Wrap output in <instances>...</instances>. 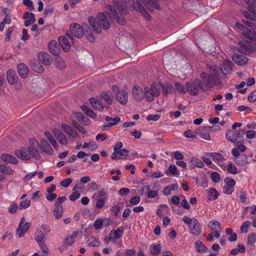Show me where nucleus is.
Listing matches in <instances>:
<instances>
[{"label": "nucleus", "instance_id": "obj_35", "mask_svg": "<svg viewBox=\"0 0 256 256\" xmlns=\"http://www.w3.org/2000/svg\"><path fill=\"white\" fill-rule=\"evenodd\" d=\"M86 242L90 246L96 247L99 246L100 245L99 239L94 236H91L88 238Z\"/></svg>", "mask_w": 256, "mask_h": 256}, {"label": "nucleus", "instance_id": "obj_24", "mask_svg": "<svg viewBox=\"0 0 256 256\" xmlns=\"http://www.w3.org/2000/svg\"><path fill=\"white\" fill-rule=\"evenodd\" d=\"M62 130L73 138H78V133L73 128L66 124L62 125Z\"/></svg>", "mask_w": 256, "mask_h": 256}, {"label": "nucleus", "instance_id": "obj_48", "mask_svg": "<svg viewBox=\"0 0 256 256\" xmlns=\"http://www.w3.org/2000/svg\"><path fill=\"white\" fill-rule=\"evenodd\" d=\"M107 220L106 218L102 219H98L95 221L94 223V227L96 230H101L102 228L103 224Z\"/></svg>", "mask_w": 256, "mask_h": 256}, {"label": "nucleus", "instance_id": "obj_55", "mask_svg": "<svg viewBox=\"0 0 256 256\" xmlns=\"http://www.w3.org/2000/svg\"><path fill=\"white\" fill-rule=\"evenodd\" d=\"M250 221H246L242 223L240 230L242 232H247L248 231V228L250 226Z\"/></svg>", "mask_w": 256, "mask_h": 256}, {"label": "nucleus", "instance_id": "obj_30", "mask_svg": "<svg viewBox=\"0 0 256 256\" xmlns=\"http://www.w3.org/2000/svg\"><path fill=\"white\" fill-rule=\"evenodd\" d=\"M178 188L179 186L178 184H170L164 188L163 193L165 196H168L172 192L178 190Z\"/></svg>", "mask_w": 256, "mask_h": 256}, {"label": "nucleus", "instance_id": "obj_33", "mask_svg": "<svg viewBox=\"0 0 256 256\" xmlns=\"http://www.w3.org/2000/svg\"><path fill=\"white\" fill-rule=\"evenodd\" d=\"M176 90L178 92L186 94L188 92V82L186 86L180 82L175 83Z\"/></svg>", "mask_w": 256, "mask_h": 256}, {"label": "nucleus", "instance_id": "obj_51", "mask_svg": "<svg viewBox=\"0 0 256 256\" xmlns=\"http://www.w3.org/2000/svg\"><path fill=\"white\" fill-rule=\"evenodd\" d=\"M168 171L172 175L175 176H178L180 174V172H178L177 168L174 164H170L168 167Z\"/></svg>", "mask_w": 256, "mask_h": 256}, {"label": "nucleus", "instance_id": "obj_40", "mask_svg": "<svg viewBox=\"0 0 256 256\" xmlns=\"http://www.w3.org/2000/svg\"><path fill=\"white\" fill-rule=\"evenodd\" d=\"M195 246L196 250L198 252H205L207 251V248L202 242L200 240H197L195 242Z\"/></svg>", "mask_w": 256, "mask_h": 256}, {"label": "nucleus", "instance_id": "obj_2", "mask_svg": "<svg viewBox=\"0 0 256 256\" xmlns=\"http://www.w3.org/2000/svg\"><path fill=\"white\" fill-rule=\"evenodd\" d=\"M232 62L230 60H224L222 68L216 65L208 64L206 72L200 74V78L206 86H212L219 82L222 76L230 74L232 72Z\"/></svg>", "mask_w": 256, "mask_h": 256}, {"label": "nucleus", "instance_id": "obj_28", "mask_svg": "<svg viewBox=\"0 0 256 256\" xmlns=\"http://www.w3.org/2000/svg\"><path fill=\"white\" fill-rule=\"evenodd\" d=\"M208 229L210 230L216 231L222 230V226L220 222L216 220H212L209 222L208 224Z\"/></svg>", "mask_w": 256, "mask_h": 256}, {"label": "nucleus", "instance_id": "obj_54", "mask_svg": "<svg viewBox=\"0 0 256 256\" xmlns=\"http://www.w3.org/2000/svg\"><path fill=\"white\" fill-rule=\"evenodd\" d=\"M162 90H163L165 94H172V86L167 84H162Z\"/></svg>", "mask_w": 256, "mask_h": 256}, {"label": "nucleus", "instance_id": "obj_20", "mask_svg": "<svg viewBox=\"0 0 256 256\" xmlns=\"http://www.w3.org/2000/svg\"><path fill=\"white\" fill-rule=\"evenodd\" d=\"M232 59L236 64L239 66H244L248 62V59L246 56L236 53L232 56Z\"/></svg>", "mask_w": 256, "mask_h": 256}, {"label": "nucleus", "instance_id": "obj_60", "mask_svg": "<svg viewBox=\"0 0 256 256\" xmlns=\"http://www.w3.org/2000/svg\"><path fill=\"white\" fill-rule=\"evenodd\" d=\"M140 202V198L138 196H134L133 198H130V203L132 206L137 205Z\"/></svg>", "mask_w": 256, "mask_h": 256}, {"label": "nucleus", "instance_id": "obj_52", "mask_svg": "<svg viewBox=\"0 0 256 256\" xmlns=\"http://www.w3.org/2000/svg\"><path fill=\"white\" fill-rule=\"evenodd\" d=\"M256 235L254 233H252L248 234V244L250 246H253L256 242Z\"/></svg>", "mask_w": 256, "mask_h": 256}, {"label": "nucleus", "instance_id": "obj_11", "mask_svg": "<svg viewBox=\"0 0 256 256\" xmlns=\"http://www.w3.org/2000/svg\"><path fill=\"white\" fill-rule=\"evenodd\" d=\"M68 37H64V36H60L58 38V42L60 47L63 49L64 52H69L70 49L71 43L72 42V38L70 35H67Z\"/></svg>", "mask_w": 256, "mask_h": 256}, {"label": "nucleus", "instance_id": "obj_43", "mask_svg": "<svg viewBox=\"0 0 256 256\" xmlns=\"http://www.w3.org/2000/svg\"><path fill=\"white\" fill-rule=\"evenodd\" d=\"M78 188V184L75 185L74 188H73V192H72V194L70 195V200L72 202H74L76 200L78 199L80 196V193L78 191L76 190Z\"/></svg>", "mask_w": 256, "mask_h": 256}, {"label": "nucleus", "instance_id": "obj_1", "mask_svg": "<svg viewBox=\"0 0 256 256\" xmlns=\"http://www.w3.org/2000/svg\"><path fill=\"white\" fill-rule=\"evenodd\" d=\"M145 8L150 12L155 9L159 10L158 0H114V6H111L110 8V14L100 13L97 16V19L90 17L88 22L93 31L95 33L99 34L102 32V29L107 30L110 28V18L111 16L116 20L118 22L123 24L124 18L122 17L118 16L116 8L122 14H126L128 9L132 8L143 14L146 19L148 20L150 18V14Z\"/></svg>", "mask_w": 256, "mask_h": 256}, {"label": "nucleus", "instance_id": "obj_7", "mask_svg": "<svg viewBox=\"0 0 256 256\" xmlns=\"http://www.w3.org/2000/svg\"><path fill=\"white\" fill-rule=\"evenodd\" d=\"M82 26L80 24H72L70 26V36H74L76 38H82L84 35V25ZM67 35H68V34Z\"/></svg>", "mask_w": 256, "mask_h": 256}, {"label": "nucleus", "instance_id": "obj_53", "mask_svg": "<svg viewBox=\"0 0 256 256\" xmlns=\"http://www.w3.org/2000/svg\"><path fill=\"white\" fill-rule=\"evenodd\" d=\"M30 206V200H26L20 202L19 206V208L20 210H24L28 208Z\"/></svg>", "mask_w": 256, "mask_h": 256}, {"label": "nucleus", "instance_id": "obj_21", "mask_svg": "<svg viewBox=\"0 0 256 256\" xmlns=\"http://www.w3.org/2000/svg\"><path fill=\"white\" fill-rule=\"evenodd\" d=\"M129 151L124 148L121 150L114 151L113 154H111V158L112 160H123L126 159V157L128 155Z\"/></svg>", "mask_w": 256, "mask_h": 256}, {"label": "nucleus", "instance_id": "obj_23", "mask_svg": "<svg viewBox=\"0 0 256 256\" xmlns=\"http://www.w3.org/2000/svg\"><path fill=\"white\" fill-rule=\"evenodd\" d=\"M98 99L102 102L105 105L108 106L112 104V98L110 94L103 92L97 97Z\"/></svg>", "mask_w": 256, "mask_h": 256}, {"label": "nucleus", "instance_id": "obj_59", "mask_svg": "<svg viewBox=\"0 0 256 256\" xmlns=\"http://www.w3.org/2000/svg\"><path fill=\"white\" fill-rule=\"evenodd\" d=\"M72 182V179L70 178H68L64 179L60 182V184L64 188H68Z\"/></svg>", "mask_w": 256, "mask_h": 256}, {"label": "nucleus", "instance_id": "obj_17", "mask_svg": "<svg viewBox=\"0 0 256 256\" xmlns=\"http://www.w3.org/2000/svg\"><path fill=\"white\" fill-rule=\"evenodd\" d=\"M40 150L47 154L52 155L53 154V150L46 140L42 138L40 140L39 147Z\"/></svg>", "mask_w": 256, "mask_h": 256}, {"label": "nucleus", "instance_id": "obj_47", "mask_svg": "<svg viewBox=\"0 0 256 256\" xmlns=\"http://www.w3.org/2000/svg\"><path fill=\"white\" fill-rule=\"evenodd\" d=\"M246 251V248L242 244H239L238 248H234L230 251L232 255L236 256L238 254L239 252H244Z\"/></svg>", "mask_w": 256, "mask_h": 256}, {"label": "nucleus", "instance_id": "obj_27", "mask_svg": "<svg viewBox=\"0 0 256 256\" xmlns=\"http://www.w3.org/2000/svg\"><path fill=\"white\" fill-rule=\"evenodd\" d=\"M124 228L122 226H121L116 230H114L111 231L110 234V238L109 240L114 239L117 240L121 237L123 232Z\"/></svg>", "mask_w": 256, "mask_h": 256}, {"label": "nucleus", "instance_id": "obj_22", "mask_svg": "<svg viewBox=\"0 0 256 256\" xmlns=\"http://www.w3.org/2000/svg\"><path fill=\"white\" fill-rule=\"evenodd\" d=\"M116 99L122 104H125L128 100L127 89L118 90L116 93Z\"/></svg>", "mask_w": 256, "mask_h": 256}, {"label": "nucleus", "instance_id": "obj_15", "mask_svg": "<svg viewBox=\"0 0 256 256\" xmlns=\"http://www.w3.org/2000/svg\"><path fill=\"white\" fill-rule=\"evenodd\" d=\"M212 128V127L210 126L199 127L196 130V133L200 138L206 140H210L211 138L209 132Z\"/></svg>", "mask_w": 256, "mask_h": 256}, {"label": "nucleus", "instance_id": "obj_9", "mask_svg": "<svg viewBox=\"0 0 256 256\" xmlns=\"http://www.w3.org/2000/svg\"><path fill=\"white\" fill-rule=\"evenodd\" d=\"M224 186L223 187V192L226 194H230L234 190L236 181L234 179L230 178H226L224 179Z\"/></svg>", "mask_w": 256, "mask_h": 256}, {"label": "nucleus", "instance_id": "obj_62", "mask_svg": "<svg viewBox=\"0 0 256 256\" xmlns=\"http://www.w3.org/2000/svg\"><path fill=\"white\" fill-rule=\"evenodd\" d=\"M32 68L36 72L40 73L44 72V68L40 63H37L36 65L33 66Z\"/></svg>", "mask_w": 256, "mask_h": 256}, {"label": "nucleus", "instance_id": "obj_44", "mask_svg": "<svg viewBox=\"0 0 256 256\" xmlns=\"http://www.w3.org/2000/svg\"><path fill=\"white\" fill-rule=\"evenodd\" d=\"M226 170L227 171L232 174H238V168H236L234 164H232L231 162L226 164V168L224 170Z\"/></svg>", "mask_w": 256, "mask_h": 256}, {"label": "nucleus", "instance_id": "obj_6", "mask_svg": "<svg viewBox=\"0 0 256 256\" xmlns=\"http://www.w3.org/2000/svg\"><path fill=\"white\" fill-rule=\"evenodd\" d=\"M50 230L48 226L44 224L40 226L39 228L36 230L34 238L36 242H44L47 240L46 234Z\"/></svg>", "mask_w": 256, "mask_h": 256}, {"label": "nucleus", "instance_id": "obj_49", "mask_svg": "<svg viewBox=\"0 0 256 256\" xmlns=\"http://www.w3.org/2000/svg\"><path fill=\"white\" fill-rule=\"evenodd\" d=\"M18 208V206L16 202L13 201L9 205L8 208V212L12 214H14L16 212Z\"/></svg>", "mask_w": 256, "mask_h": 256}, {"label": "nucleus", "instance_id": "obj_61", "mask_svg": "<svg viewBox=\"0 0 256 256\" xmlns=\"http://www.w3.org/2000/svg\"><path fill=\"white\" fill-rule=\"evenodd\" d=\"M147 190H149L148 193V198H154L157 196L158 194L157 190H150L149 186L147 187Z\"/></svg>", "mask_w": 256, "mask_h": 256}, {"label": "nucleus", "instance_id": "obj_16", "mask_svg": "<svg viewBox=\"0 0 256 256\" xmlns=\"http://www.w3.org/2000/svg\"><path fill=\"white\" fill-rule=\"evenodd\" d=\"M90 102L92 106L94 107L95 110L102 112L105 108H108L109 106L105 105L104 103L98 99L97 98H90Z\"/></svg>", "mask_w": 256, "mask_h": 256}, {"label": "nucleus", "instance_id": "obj_4", "mask_svg": "<svg viewBox=\"0 0 256 256\" xmlns=\"http://www.w3.org/2000/svg\"><path fill=\"white\" fill-rule=\"evenodd\" d=\"M182 220L185 224L188 225L189 232L192 236H200L202 228L198 220L195 218H190L188 216H184Z\"/></svg>", "mask_w": 256, "mask_h": 256}, {"label": "nucleus", "instance_id": "obj_41", "mask_svg": "<svg viewBox=\"0 0 256 256\" xmlns=\"http://www.w3.org/2000/svg\"><path fill=\"white\" fill-rule=\"evenodd\" d=\"M246 4H248L247 8L248 10L253 14L256 17V2H250V0H246Z\"/></svg>", "mask_w": 256, "mask_h": 256}, {"label": "nucleus", "instance_id": "obj_12", "mask_svg": "<svg viewBox=\"0 0 256 256\" xmlns=\"http://www.w3.org/2000/svg\"><path fill=\"white\" fill-rule=\"evenodd\" d=\"M24 222L25 219L24 218H20L19 225H18L16 230V236L18 238H20L24 236V233L27 232L29 228V222Z\"/></svg>", "mask_w": 256, "mask_h": 256}, {"label": "nucleus", "instance_id": "obj_34", "mask_svg": "<svg viewBox=\"0 0 256 256\" xmlns=\"http://www.w3.org/2000/svg\"><path fill=\"white\" fill-rule=\"evenodd\" d=\"M1 158L2 160L12 164H16L18 163L16 158L9 154H2Z\"/></svg>", "mask_w": 256, "mask_h": 256}, {"label": "nucleus", "instance_id": "obj_58", "mask_svg": "<svg viewBox=\"0 0 256 256\" xmlns=\"http://www.w3.org/2000/svg\"><path fill=\"white\" fill-rule=\"evenodd\" d=\"M161 246L160 244H156L153 246L151 250V253L152 254L156 255L160 253Z\"/></svg>", "mask_w": 256, "mask_h": 256}, {"label": "nucleus", "instance_id": "obj_19", "mask_svg": "<svg viewBox=\"0 0 256 256\" xmlns=\"http://www.w3.org/2000/svg\"><path fill=\"white\" fill-rule=\"evenodd\" d=\"M210 154L212 157L213 161L218 164V165L222 168V170L226 169V164L224 162L226 159L224 158L222 154L216 152L210 153Z\"/></svg>", "mask_w": 256, "mask_h": 256}, {"label": "nucleus", "instance_id": "obj_39", "mask_svg": "<svg viewBox=\"0 0 256 256\" xmlns=\"http://www.w3.org/2000/svg\"><path fill=\"white\" fill-rule=\"evenodd\" d=\"M105 120L107 122H109L110 126H116L120 122V118L118 116L112 118L110 116H106L105 118Z\"/></svg>", "mask_w": 256, "mask_h": 256}, {"label": "nucleus", "instance_id": "obj_56", "mask_svg": "<svg viewBox=\"0 0 256 256\" xmlns=\"http://www.w3.org/2000/svg\"><path fill=\"white\" fill-rule=\"evenodd\" d=\"M42 252L47 255L48 252V246L45 244L44 242H37Z\"/></svg>", "mask_w": 256, "mask_h": 256}, {"label": "nucleus", "instance_id": "obj_63", "mask_svg": "<svg viewBox=\"0 0 256 256\" xmlns=\"http://www.w3.org/2000/svg\"><path fill=\"white\" fill-rule=\"evenodd\" d=\"M164 174L160 171H156L152 172L151 178H160L163 177Z\"/></svg>", "mask_w": 256, "mask_h": 256}, {"label": "nucleus", "instance_id": "obj_26", "mask_svg": "<svg viewBox=\"0 0 256 256\" xmlns=\"http://www.w3.org/2000/svg\"><path fill=\"white\" fill-rule=\"evenodd\" d=\"M24 26L28 27L35 22L34 14L32 13H29L28 12H24Z\"/></svg>", "mask_w": 256, "mask_h": 256}, {"label": "nucleus", "instance_id": "obj_14", "mask_svg": "<svg viewBox=\"0 0 256 256\" xmlns=\"http://www.w3.org/2000/svg\"><path fill=\"white\" fill-rule=\"evenodd\" d=\"M108 200V196L106 192L100 190L98 192V198H96V208H102Z\"/></svg>", "mask_w": 256, "mask_h": 256}, {"label": "nucleus", "instance_id": "obj_3", "mask_svg": "<svg viewBox=\"0 0 256 256\" xmlns=\"http://www.w3.org/2000/svg\"><path fill=\"white\" fill-rule=\"evenodd\" d=\"M30 146L24 148L16 151V154L19 158L24 160H28L32 158H38L40 156L38 148L39 147V142L35 138L29 140Z\"/></svg>", "mask_w": 256, "mask_h": 256}, {"label": "nucleus", "instance_id": "obj_18", "mask_svg": "<svg viewBox=\"0 0 256 256\" xmlns=\"http://www.w3.org/2000/svg\"><path fill=\"white\" fill-rule=\"evenodd\" d=\"M52 132L60 144L64 146L68 144V140L66 137L62 132H61L60 130L54 128L52 129Z\"/></svg>", "mask_w": 256, "mask_h": 256}, {"label": "nucleus", "instance_id": "obj_38", "mask_svg": "<svg viewBox=\"0 0 256 256\" xmlns=\"http://www.w3.org/2000/svg\"><path fill=\"white\" fill-rule=\"evenodd\" d=\"M78 234L76 232H73L72 234L70 235L66 239H64V243L68 246H71L74 242L76 236Z\"/></svg>", "mask_w": 256, "mask_h": 256}, {"label": "nucleus", "instance_id": "obj_45", "mask_svg": "<svg viewBox=\"0 0 256 256\" xmlns=\"http://www.w3.org/2000/svg\"><path fill=\"white\" fill-rule=\"evenodd\" d=\"M82 110L84 112H85L86 114H87L88 116H90L92 118H95L96 116V114L94 113L93 110H90L88 106H82Z\"/></svg>", "mask_w": 256, "mask_h": 256}, {"label": "nucleus", "instance_id": "obj_36", "mask_svg": "<svg viewBox=\"0 0 256 256\" xmlns=\"http://www.w3.org/2000/svg\"><path fill=\"white\" fill-rule=\"evenodd\" d=\"M208 198L209 200H214L218 197V192L214 188H211L208 191Z\"/></svg>", "mask_w": 256, "mask_h": 256}, {"label": "nucleus", "instance_id": "obj_37", "mask_svg": "<svg viewBox=\"0 0 256 256\" xmlns=\"http://www.w3.org/2000/svg\"><path fill=\"white\" fill-rule=\"evenodd\" d=\"M84 29H85L86 36L88 41L92 42L94 40V37L92 32H91L90 28L88 25H84Z\"/></svg>", "mask_w": 256, "mask_h": 256}, {"label": "nucleus", "instance_id": "obj_13", "mask_svg": "<svg viewBox=\"0 0 256 256\" xmlns=\"http://www.w3.org/2000/svg\"><path fill=\"white\" fill-rule=\"evenodd\" d=\"M132 96L134 100H142L144 99L146 100V95L144 88H142L138 86H134L132 90Z\"/></svg>", "mask_w": 256, "mask_h": 256}, {"label": "nucleus", "instance_id": "obj_8", "mask_svg": "<svg viewBox=\"0 0 256 256\" xmlns=\"http://www.w3.org/2000/svg\"><path fill=\"white\" fill-rule=\"evenodd\" d=\"M202 82L199 80H196L193 82H188V92L191 95L196 96L198 93L199 88L205 90L204 86L202 85Z\"/></svg>", "mask_w": 256, "mask_h": 256}, {"label": "nucleus", "instance_id": "obj_25", "mask_svg": "<svg viewBox=\"0 0 256 256\" xmlns=\"http://www.w3.org/2000/svg\"><path fill=\"white\" fill-rule=\"evenodd\" d=\"M38 58L40 62L42 64L46 66H49L51 64L50 56L46 52H40L38 54Z\"/></svg>", "mask_w": 256, "mask_h": 256}, {"label": "nucleus", "instance_id": "obj_31", "mask_svg": "<svg viewBox=\"0 0 256 256\" xmlns=\"http://www.w3.org/2000/svg\"><path fill=\"white\" fill-rule=\"evenodd\" d=\"M48 49L53 55L58 56L60 49L58 48L56 41L52 40L49 42Z\"/></svg>", "mask_w": 256, "mask_h": 256}, {"label": "nucleus", "instance_id": "obj_46", "mask_svg": "<svg viewBox=\"0 0 256 256\" xmlns=\"http://www.w3.org/2000/svg\"><path fill=\"white\" fill-rule=\"evenodd\" d=\"M63 214V208L62 206H57L54 210V215L56 219L60 218Z\"/></svg>", "mask_w": 256, "mask_h": 256}, {"label": "nucleus", "instance_id": "obj_29", "mask_svg": "<svg viewBox=\"0 0 256 256\" xmlns=\"http://www.w3.org/2000/svg\"><path fill=\"white\" fill-rule=\"evenodd\" d=\"M18 71L20 76L24 78H26L28 73V66L25 64L22 63L18 66Z\"/></svg>", "mask_w": 256, "mask_h": 256}, {"label": "nucleus", "instance_id": "obj_5", "mask_svg": "<svg viewBox=\"0 0 256 256\" xmlns=\"http://www.w3.org/2000/svg\"><path fill=\"white\" fill-rule=\"evenodd\" d=\"M162 84L159 82H154L150 85L144 86L146 100L148 102H152L154 98L160 96Z\"/></svg>", "mask_w": 256, "mask_h": 256}, {"label": "nucleus", "instance_id": "obj_57", "mask_svg": "<svg viewBox=\"0 0 256 256\" xmlns=\"http://www.w3.org/2000/svg\"><path fill=\"white\" fill-rule=\"evenodd\" d=\"M212 180L216 183H218L220 181V175L216 172H212L210 174Z\"/></svg>", "mask_w": 256, "mask_h": 256}, {"label": "nucleus", "instance_id": "obj_42", "mask_svg": "<svg viewBox=\"0 0 256 256\" xmlns=\"http://www.w3.org/2000/svg\"><path fill=\"white\" fill-rule=\"evenodd\" d=\"M190 162L193 166L196 168H203L204 166L203 162H202L200 159L196 157H192L190 160Z\"/></svg>", "mask_w": 256, "mask_h": 256}, {"label": "nucleus", "instance_id": "obj_64", "mask_svg": "<svg viewBox=\"0 0 256 256\" xmlns=\"http://www.w3.org/2000/svg\"><path fill=\"white\" fill-rule=\"evenodd\" d=\"M248 100L250 102H254L256 101V90L250 93L248 97Z\"/></svg>", "mask_w": 256, "mask_h": 256}, {"label": "nucleus", "instance_id": "obj_50", "mask_svg": "<svg viewBox=\"0 0 256 256\" xmlns=\"http://www.w3.org/2000/svg\"><path fill=\"white\" fill-rule=\"evenodd\" d=\"M241 31L242 32V34L244 35V36L248 38H250V40H253V35H252V34H253V32L250 28H248L246 27Z\"/></svg>", "mask_w": 256, "mask_h": 256}, {"label": "nucleus", "instance_id": "obj_10", "mask_svg": "<svg viewBox=\"0 0 256 256\" xmlns=\"http://www.w3.org/2000/svg\"><path fill=\"white\" fill-rule=\"evenodd\" d=\"M240 133L238 130H229L226 134V138L228 140L234 143H240L242 142L240 138Z\"/></svg>", "mask_w": 256, "mask_h": 256}, {"label": "nucleus", "instance_id": "obj_32", "mask_svg": "<svg viewBox=\"0 0 256 256\" xmlns=\"http://www.w3.org/2000/svg\"><path fill=\"white\" fill-rule=\"evenodd\" d=\"M7 79L9 84H16L17 80L16 72L12 70H8L7 72Z\"/></svg>", "mask_w": 256, "mask_h": 256}]
</instances>
